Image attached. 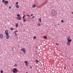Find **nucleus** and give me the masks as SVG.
Wrapping results in <instances>:
<instances>
[{
  "mask_svg": "<svg viewBox=\"0 0 73 73\" xmlns=\"http://www.w3.org/2000/svg\"><path fill=\"white\" fill-rule=\"evenodd\" d=\"M51 14L52 16H55L57 14V11L55 10H53L52 11Z\"/></svg>",
  "mask_w": 73,
  "mask_h": 73,
  "instance_id": "1",
  "label": "nucleus"
},
{
  "mask_svg": "<svg viewBox=\"0 0 73 73\" xmlns=\"http://www.w3.org/2000/svg\"><path fill=\"white\" fill-rule=\"evenodd\" d=\"M15 72H19V70L17 69L16 68H14L13 70V73H15Z\"/></svg>",
  "mask_w": 73,
  "mask_h": 73,
  "instance_id": "2",
  "label": "nucleus"
},
{
  "mask_svg": "<svg viewBox=\"0 0 73 73\" xmlns=\"http://www.w3.org/2000/svg\"><path fill=\"white\" fill-rule=\"evenodd\" d=\"M21 50L23 51V53H26V51L25 50L24 48H22L21 49Z\"/></svg>",
  "mask_w": 73,
  "mask_h": 73,
  "instance_id": "3",
  "label": "nucleus"
},
{
  "mask_svg": "<svg viewBox=\"0 0 73 73\" xmlns=\"http://www.w3.org/2000/svg\"><path fill=\"white\" fill-rule=\"evenodd\" d=\"M8 30H6L5 32V34H6V36L9 35V33H8Z\"/></svg>",
  "mask_w": 73,
  "mask_h": 73,
  "instance_id": "4",
  "label": "nucleus"
},
{
  "mask_svg": "<svg viewBox=\"0 0 73 73\" xmlns=\"http://www.w3.org/2000/svg\"><path fill=\"white\" fill-rule=\"evenodd\" d=\"M17 19L19 20H21V17H19L17 18Z\"/></svg>",
  "mask_w": 73,
  "mask_h": 73,
  "instance_id": "5",
  "label": "nucleus"
},
{
  "mask_svg": "<svg viewBox=\"0 0 73 73\" xmlns=\"http://www.w3.org/2000/svg\"><path fill=\"white\" fill-rule=\"evenodd\" d=\"M67 40L68 42L71 43L72 42V39H67Z\"/></svg>",
  "mask_w": 73,
  "mask_h": 73,
  "instance_id": "6",
  "label": "nucleus"
},
{
  "mask_svg": "<svg viewBox=\"0 0 73 73\" xmlns=\"http://www.w3.org/2000/svg\"><path fill=\"white\" fill-rule=\"evenodd\" d=\"M3 35L1 34H0V38L1 39L3 38Z\"/></svg>",
  "mask_w": 73,
  "mask_h": 73,
  "instance_id": "7",
  "label": "nucleus"
},
{
  "mask_svg": "<svg viewBox=\"0 0 73 73\" xmlns=\"http://www.w3.org/2000/svg\"><path fill=\"white\" fill-rule=\"evenodd\" d=\"M4 3L5 4H8L9 3V2H8V1H6L4 2Z\"/></svg>",
  "mask_w": 73,
  "mask_h": 73,
  "instance_id": "8",
  "label": "nucleus"
},
{
  "mask_svg": "<svg viewBox=\"0 0 73 73\" xmlns=\"http://www.w3.org/2000/svg\"><path fill=\"white\" fill-rule=\"evenodd\" d=\"M67 45H68L69 46L70 45V42H67Z\"/></svg>",
  "mask_w": 73,
  "mask_h": 73,
  "instance_id": "9",
  "label": "nucleus"
},
{
  "mask_svg": "<svg viewBox=\"0 0 73 73\" xmlns=\"http://www.w3.org/2000/svg\"><path fill=\"white\" fill-rule=\"evenodd\" d=\"M6 38L7 39H8L9 38V35H7L6 36Z\"/></svg>",
  "mask_w": 73,
  "mask_h": 73,
  "instance_id": "10",
  "label": "nucleus"
},
{
  "mask_svg": "<svg viewBox=\"0 0 73 73\" xmlns=\"http://www.w3.org/2000/svg\"><path fill=\"white\" fill-rule=\"evenodd\" d=\"M15 26L16 28H17L18 26H19V25H18V23H16L15 24Z\"/></svg>",
  "mask_w": 73,
  "mask_h": 73,
  "instance_id": "11",
  "label": "nucleus"
},
{
  "mask_svg": "<svg viewBox=\"0 0 73 73\" xmlns=\"http://www.w3.org/2000/svg\"><path fill=\"white\" fill-rule=\"evenodd\" d=\"M43 38H44V39H47V37L46 36H44Z\"/></svg>",
  "mask_w": 73,
  "mask_h": 73,
  "instance_id": "12",
  "label": "nucleus"
},
{
  "mask_svg": "<svg viewBox=\"0 0 73 73\" xmlns=\"http://www.w3.org/2000/svg\"><path fill=\"white\" fill-rule=\"evenodd\" d=\"M16 7L17 8H19V5H16Z\"/></svg>",
  "mask_w": 73,
  "mask_h": 73,
  "instance_id": "13",
  "label": "nucleus"
},
{
  "mask_svg": "<svg viewBox=\"0 0 73 73\" xmlns=\"http://www.w3.org/2000/svg\"><path fill=\"white\" fill-rule=\"evenodd\" d=\"M38 21H39V22H41V19H38Z\"/></svg>",
  "mask_w": 73,
  "mask_h": 73,
  "instance_id": "14",
  "label": "nucleus"
},
{
  "mask_svg": "<svg viewBox=\"0 0 73 73\" xmlns=\"http://www.w3.org/2000/svg\"><path fill=\"white\" fill-rule=\"evenodd\" d=\"M36 7V5H34L32 7V8H35Z\"/></svg>",
  "mask_w": 73,
  "mask_h": 73,
  "instance_id": "15",
  "label": "nucleus"
},
{
  "mask_svg": "<svg viewBox=\"0 0 73 73\" xmlns=\"http://www.w3.org/2000/svg\"><path fill=\"white\" fill-rule=\"evenodd\" d=\"M35 62L36 63H37V62H38V60H35Z\"/></svg>",
  "mask_w": 73,
  "mask_h": 73,
  "instance_id": "16",
  "label": "nucleus"
},
{
  "mask_svg": "<svg viewBox=\"0 0 73 73\" xmlns=\"http://www.w3.org/2000/svg\"><path fill=\"white\" fill-rule=\"evenodd\" d=\"M44 6V3H42L40 5V6Z\"/></svg>",
  "mask_w": 73,
  "mask_h": 73,
  "instance_id": "17",
  "label": "nucleus"
},
{
  "mask_svg": "<svg viewBox=\"0 0 73 73\" xmlns=\"http://www.w3.org/2000/svg\"><path fill=\"white\" fill-rule=\"evenodd\" d=\"M10 29H11V31H13V30L14 29L13 28H11Z\"/></svg>",
  "mask_w": 73,
  "mask_h": 73,
  "instance_id": "18",
  "label": "nucleus"
},
{
  "mask_svg": "<svg viewBox=\"0 0 73 73\" xmlns=\"http://www.w3.org/2000/svg\"><path fill=\"white\" fill-rule=\"evenodd\" d=\"M38 27H40V23H38Z\"/></svg>",
  "mask_w": 73,
  "mask_h": 73,
  "instance_id": "19",
  "label": "nucleus"
},
{
  "mask_svg": "<svg viewBox=\"0 0 73 73\" xmlns=\"http://www.w3.org/2000/svg\"><path fill=\"white\" fill-rule=\"evenodd\" d=\"M32 19H35V16H33L32 17Z\"/></svg>",
  "mask_w": 73,
  "mask_h": 73,
  "instance_id": "20",
  "label": "nucleus"
},
{
  "mask_svg": "<svg viewBox=\"0 0 73 73\" xmlns=\"http://www.w3.org/2000/svg\"><path fill=\"white\" fill-rule=\"evenodd\" d=\"M67 37H68L67 39H70V36H68Z\"/></svg>",
  "mask_w": 73,
  "mask_h": 73,
  "instance_id": "21",
  "label": "nucleus"
},
{
  "mask_svg": "<svg viewBox=\"0 0 73 73\" xmlns=\"http://www.w3.org/2000/svg\"><path fill=\"white\" fill-rule=\"evenodd\" d=\"M17 66V64H15V67H16V66Z\"/></svg>",
  "mask_w": 73,
  "mask_h": 73,
  "instance_id": "22",
  "label": "nucleus"
},
{
  "mask_svg": "<svg viewBox=\"0 0 73 73\" xmlns=\"http://www.w3.org/2000/svg\"><path fill=\"white\" fill-rule=\"evenodd\" d=\"M27 17H30V15H27Z\"/></svg>",
  "mask_w": 73,
  "mask_h": 73,
  "instance_id": "23",
  "label": "nucleus"
},
{
  "mask_svg": "<svg viewBox=\"0 0 73 73\" xmlns=\"http://www.w3.org/2000/svg\"><path fill=\"white\" fill-rule=\"evenodd\" d=\"M15 33V36H17V35L16 34V31H14Z\"/></svg>",
  "mask_w": 73,
  "mask_h": 73,
  "instance_id": "24",
  "label": "nucleus"
},
{
  "mask_svg": "<svg viewBox=\"0 0 73 73\" xmlns=\"http://www.w3.org/2000/svg\"><path fill=\"white\" fill-rule=\"evenodd\" d=\"M17 17L19 16V17H20V14H17Z\"/></svg>",
  "mask_w": 73,
  "mask_h": 73,
  "instance_id": "25",
  "label": "nucleus"
},
{
  "mask_svg": "<svg viewBox=\"0 0 73 73\" xmlns=\"http://www.w3.org/2000/svg\"><path fill=\"white\" fill-rule=\"evenodd\" d=\"M19 4V3L18 2H17L16 3H15V4L16 5H17V4Z\"/></svg>",
  "mask_w": 73,
  "mask_h": 73,
  "instance_id": "26",
  "label": "nucleus"
},
{
  "mask_svg": "<svg viewBox=\"0 0 73 73\" xmlns=\"http://www.w3.org/2000/svg\"><path fill=\"white\" fill-rule=\"evenodd\" d=\"M26 65V66H28V64H27V63L26 64H25Z\"/></svg>",
  "mask_w": 73,
  "mask_h": 73,
  "instance_id": "27",
  "label": "nucleus"
},
{
  "mask_svg": "<svg viewBox=\"0 0 73 73\" xmlns=\"http://www.w3.org/2000/svg\"><path fill=\"white\" fill-rule=\"evenodd\" d=\"M1 73H3V70H1Z\"/></svg>",
  "mask_w": 73,
  "mask_h": 73,
  "instance_id": "28",
  "label": "nucleus"
},
{
  "mask_svg": "<svg viewBox=\"0 0 73 73\" xmlns=\"http://www.w3.org/2000/svg\"><path fill=\"white\" fill-rule=\"evenodd\" d=\"M4 1H5V0H3L2 1V3H3V2H4Z\"/></svg>",
  "mask_w": 73,
  "mask_h": 73,
  "instance_id": "29",
  "label": "nucleus"
},
{
  "mask_svg": "<svg viewBox=\"0 0 73 73\" xmlns=\"http://www.w3.org/2000/svg\"><path fill=\"white\" fill-rule=\"evenodd\" d=\"M34 38H36V36H34L33 37Z\"/></svg>",
  "mask_w": 73,
  "mask_h": 73,
  "instance_id": "30",
  "label": "nucleus"
},
{
  "mask_svg": "<svg viewBox=\"0 0 73 73\" xmlns=\"http://www.w3.org/2000/svg\"><path fill=\"white\" fill-rule=\"evenodd\" d=\"M25 62L26 63V64H27V61H25Z\"/></svg>",
  "mask_w": 73,
  "mask_h": 73,
  "instance_id": "31",
  "label": "nucleus"
},
{
  "mask_svg": "<svg viewBox=\"0 0 73 73\" xmlns=\"http://www.w3.org/2000/svg\"><path fill=\"white\" fill-rule=\"evenodd\" d=\"M9 9H11V7L9 6Z\"/></svg>",
  "mask_w": 73,
  "mask_h": 73,
  "instance_id": "32",
  "label": "nucleus"
},
{
  "mask_svg": "<svg viewBox=\"0 0 73 73\" xmlns=\"http://www.w3.org/2000/svg\"><path fill=\"white\" fill-rule=\"evenodd\" d=\"M25 21V22H26V20H25V19H24L23 20V22H24Z\"/></svg>",
  "mask_w": 73,
  "mask_h": 73,
  "instance_id": "33",
  "label": "nucleus"
},
{
  "mask_svg": "<svg viewBox=\"0 0 73 73\" xmlns=\"http://www.w3.org/2000/svg\"><path fill=\"white\" fill-rule=\"evenodd\" d=\"M61 22H62V23H64V21H63V20H62L61 21Z\"/></svg>",
  "mask_w": 73,
  "mask_h": 73,
  "instance_id": "34",
  "label": "nucleus"
},
{
  "mask_svg": "<svg viewBox=\"0 0 73 73\" xmlns=\"http://www.w3.org/2000/svg\"><path fill=\"white\" fill-rule=\"evenodd\" d=\"M55 44H56V45H58V43H55Z\"/></svg>",
  "mask_w": 73,
  "mask_h": 73,
  "instance_id": "35",
  "label": "nucleus"
},
{
  "mask_svg": "<svg viewBox=\"0 0 73 73\" xmlns=\"http://www.w3.org/2000/svg\"><path fill=\"white\" fill-rule=\"evenodd\" d=\"M33 14H31V16H33Z\"/></svg>",
  "mask_w": 73,
  "mask_h": 73,
  "instance_id": "36",
  "label": "nucleus"
},
{
  "mask_svg": "<svg viewBox=\"0 0 73 73\" xmlns=\"http://www.w3.org/2000/svg\"><path fill=\"white\" fill-rule=\"evenodd\" d=\"M24 17H23V19H24Z\"/></svg>",
  "mask_w": 73,
  "mask_h": 73,
  "instance_id": "37",
  "label": "nucleus"
},
{
  "mask_svg": "<svg viewBox=\"0 0 73 73\" xmlns=\"http://www.w3.org/2000/svg\"><path fill=\"white\" fill-rule=\"evenodd\" d=\"M13 49H14V48H12V50H13Z\"/></svg>",
  "mask_w": 73,
  "mask_h": 73,
  "instance_id": "38",
  "label": "nucleus"
},
{
  "mask_svg": "<svg viewBox=\"0 0 73 73\" xmlns=\"http://www.w3.org/2000/svg\"><path fill=\"white\" fill-rule=\"evenodd\" d=\"M30 69H32V66H31L30 67Z\"/></svg>",
  "mask_w": 73,
  "mask_h": 73,
  "instance_id": "39",
  "label": "nucleus"
},
{
  "mask_svg": "<svg viewBox=\"0 0 73 73\" xmlns=\"http://www.w3.org/2000/svg\"><path fill=\"white\" fill-rule=\"evenodd\" d=\"M18 32V31H15V32Z\"/></svg>",
  "mask_w": 73,
  "mask_h": 73,
  "instance_id": "40",
  "label": "nucleus"
},
{
  "mask_svg": "<svg viewBox=\"0 0 73 73\" xmlns=\"http://www.w3.org/2000/svg\"><path fill=\"white\" fill-rule=\"evenodd\" d=\"M23 16L24 17H25V15H24Z\"/></svg>",
  "mask_w": 73,
  "mask_h": 73,
  "instance_id": "41",
  "label": "nucleus"
},
{
  "mask_svg": "<svg viewBox=\"0 0 73 73\" xmlns=\"http://www.w3.org/2000/svg\"><path fill=\"white\" fill-rule=\"evenodd\" d=\"M72 15H73V12H72Z\"/></svg>",
  "mask_w": 73,
  "mask_h": 73,
  "instance_id": "42",
  "label": "nucleus"
},
{
  "mask_svg": "<svg viewBox=\"0 0 73 73\" xmlns=\"http://www.w3.org/2000/svg\"><path fill=\"white\" fill-rule=\"evenodd\" d=\"M16 38H18V36H17V37H16Z\"/></svg>",
  "mask_w": 73,
  "mask_h": 73,
  "instance_id": "43",
  "label": "nucleus"
},
{
  "mask_svg": "<svg viewBox=\"0 0 73 73\" xmlns=\"http://www.w3.org/2000/svg\"><path fill=\"white\" fill-rule=\"evenodd\" d=\"M29 19H30V17H29Z\"/></svg>",
  "mask_w": 73,
  "mask_h": 73,
  "instance_id": "44",
  "label": "nucleus"
},
{
  "mask_svg": "<svg viewBox=\"0 0 73 73\" xmlns=\"http://www.w3.org/2000/svg\"><path fill=\"white\" fill-rule=\"evenodd\" d=\"M18 47H20V46H18Z\"/></svg>",
  "mask_w": 73,
  "mask_h": 73,
  "instance_id": "45",
  "label": "nucleus"
},
{
  "mask_svg": "<svg viewBox=\"0 0 73 73\" xmlns=\"http://www.w3.org/2000/svg\"><path fill=\"white\" fill-rule=\"evenodd\" d=\"M66 68H65V69H66Z\"/></svg>",
  "mask_w": 73,
  "mask_h": 73,
  "instance_id": "46",
  "label": "nucleus"
},
{
  "mask_svg": "<svg viewBox=\"0 0 73 73\" xmlns=\"http://www.w3.org/2000/svg\"><path fill=\"white\" fill-rule=\"evenodd\" d=\"M58 25H59V24H58Z\"/></svg>",
  "mask_w": 73,
  "mask_h": 73,
  "instance_id": "47",
  "label": "nucleus"
},
{
  "mask_svg": "<svg viewBox=\"0 0 73 73\" xmlns=\"http://www.w3.org/2000/svg\"><path fill=\"white\" fill-rule=\"evenodd\" d=\"M16 73L15 72V73Z\"/></svg>",
  "mask_w": 73,
  "mask_h": 73,
  "instance_id": "48",
  "label": "nucleus"
}]
</instances>
